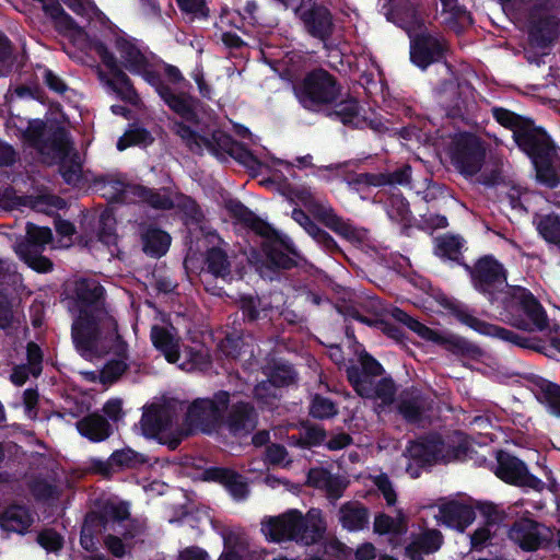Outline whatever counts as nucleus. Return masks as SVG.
<instances>
[{"instance_id": "nucleus-1", "label": "nucleus", "mask_w": 560, "mask_h": 560, "mask_svg": "<svg viewBox=\"0 0 560 560\" xmlns=\"http://www.w3.org/2000/svg\"><path fill=\"white\" fill-rule=\"evenodd\" d=\"M164 104L182 120L174 122V132L186 148L194 154L202 155L206 148L215 158L230 155L248 171L258 173L265 164L244 143L236 141L231 135L214 130L209 137L201 136L188 124L199 125V100L188 92H175L172 88L161 98Z\"/></svg>"}, {"instance_id": "nucleus-2", "label": "nucleus", "mask_w": 560, "mask_h": 560, "mask_svg": "<svg viewBox=\"0 0 560 560\" xmlns=\"http://www.w3.org/2000/svg\"><path fill=\"white\" fill-rule=\"evenodd\" d=\"M105 288L94 279L81 278L74 282L69 298V311L73 315L71 337L73 345L90 349L91 337L108 334L118 327L117 320L105 307Z\"/></svg>"}, {"instance_id": "nucleus-3", "label": "nucleus", "mask_w": 560, "mask_h": 560, "mask_svg": "<svg viewBox=\"0 0 560 560\" xmlns=\"http://www.w3.org/2000/svg\"><path fill=\"white\" fill-rule=\"evenodd\" d=\"M224 208L235 224L254 232L264 238L261 252L265 256V264L271 270H290L296 266V261L288 253L296 255L292 243L283 237L269 222L258 217L240 199L230 198L225 200Z\"/></svg>"}, {"instance_id": "nucleus-4", "label": "nucleus", "mask_w": 560, "mask_h": 560, "mask_svg": "<svg viewBox=\"0 0 560 560\" xmlns=\"http://www.w3.org/2000/svg\"><path fill=\"white\" fill-rule=\"evenodd\" d=\"M501 319L524 331H542L548 327L547 313L538 299L526 288L514 285L502 299Z\"/></svg>"}, {"instance_id": "nucleus-5", "label": "nucleus", "mask_w": 560, "mask_h": 560, "mask_svg": "<svg viewBox=\"0 0 560 560\" xmlns=\"http://www.w3.org/2000/svg\"><path fill=\"white\" fill-rule=\"evenodd\" d=\"M90 349H84L80 343H74L79 354L91 360L113 354L115 358L108 360L100 372V381L104 385L116 383L122 374L129 370V347L124 337L119 334L118 327L108 334L102 332L91 337Z\"/></svg>"}, {"instance_id": "nucleus-6", "label": "nucleus", "mask_w": 560, "mask_h": 560, "mask_svg": "<svg viewBox=\"0 0 560 560\" xmlns=\"http://www.w3.org/2000/svg\"><path fill=\"white\" fill-rule=\"evenodd\" d=\"M325 529V525L308 521L296 509L262 522V532L272 542L294 541L301 546H312L323 538Z\"/></svg>"}, {"instance_id": "nucleus-7", "label": "nucleus", "mask_w": 560, "mask_h": 560, "mask_svg": "<svg viewBox=\"0 0 560 560\" xmlns=\"http://www.w3.org/2000/svg\"><path fill=\"white\" fill-rule=\"evenodd\" d=\"M293 92L303 108L314 112L323 106L332 105L341 94V85L334 74L319 67L306 72L296 81L293 84Z\"/></svg>"}, {"instance_id": "nucleus-8", "label": "nucleus", "mask_w": 560, "mask_h": 560, "mask_svg": "<svg viewBox=\"0 0 560 560\" xmlns=\"http://www.w3.org/2000/svg\"><path fill=\"white\" fill-rule=\"evenodd\" d=\"M520 150L529 158L539 184L551 189L559 186L560 148L545 128Z\"/></svg>"}, {"instance_id": "nucleus-9", "label": "nucleus", "mask_w": 560, "mask_h": 560, "mask_svg": "<svg viewBox=\"0 0 560 560\" xmlns=\"http://www.w3.org/2000/svg\"><path fill=\"white\" fill-rule=\"evenodd\" d=\"M231 394L218 390L211 397L196 398L188 407L186 424L191 430L212 434L222 428L223 415L230 406Z\"/></svg>"}, {"instance_id": "nucleus-10", "label": "nucleus", "mask_w": 560, "mask_h": 560, "mask_svg": "<svg viewBox=\"0 0 560 560\" xmlns=\"http://www.w3.org/2000/svg\"><path fill=\"white\" fill-rule=\"evenodd\" d=\"M469 275L472 288L482 294L491 304L498 300L508 285V270L493 255L479 257L472 266L463 264Z\"/></svg>"}, {"instance_id": "nucleus-11", "label": "nucleus", "mask_w": 560, "mask_h": 560, "mask_svg": "<svg viewBox=\"0 0 560 560\" xmlns=\"http://www.w3.org/2000/svg\"><path fill=\"white\" fill-rule=\"evenodd\" d=\"M452 165L465 177L478 174L486 161L487 148L485 141L472 132H460L450 145Z\"/></svg>"}, {"instance_id": "nucleus-12", "label": "nucleus", "mask_w": 560, "mask_h": 560, "mask_svg": "<svg viewBox=\"0 0 560 560\" xmlns=\"http://www.w3.org/2000/svg\"><path fill=\"white\" fill-rule=\"evenodd\" d=\"M408 37L410 61L417 68L427 70L446 59L448 44L440 32H432L424 24L415 33L408 34Z\"/></svg>"}, {"instance_id": "nucleus-13", "label": "nucleus", "mask_w": 560, "mask_h": 560, "mask_svg": "<svg viewBox=\"0 0 560 560\" xmlns=\"http://www.w3.org/2000/svg\"><path fill=\"white\" fill-rule=\"evenodd\" d=\"M445 442L439 433H429L409 443L406 453L409 462L406 472L413 479L419 478L423 469L445 462Z\"/></svg>"}, {"instance_id": "nucleus-14", "label": "nucleus", "mask_w": 560, "mask_h": 560, "mask_svg": "<svg viewBox=\"0 0 560 560\" xmlns=\"http://www.w3.org/2000/svg\"><path fill=\"white\" fill-rule=\"evenodd\" d=\"M295 18L303 31L312 38L326 44L335 33V18L331 10L317 0H308L295 10Z\"/></svg>"}, {"instance_id": "nucleus-15", "label": "nucleus", "mask_w": 560, "mask_h": 560, "mask_svg": "<svg viewBox=\"0 0 560 560\" xmlns=\"http://www.w3.org/2000/svg\"><path fill=\"white\" fill-rule=\"evenodd\" d=\"M47 124L39 118L30 119L25 129H21L22 139L39 151L50 149L58 156H67L71 149L69 132L65 127L57 126L45 138Z\"/></svg>"}, {"instance_id": "nucleus-16", "label": "nucleus", "mask_w": 560, "mask_h": 560, "mask_svg": "<svg viewBox=\"0 0 560 560\" xmlns=\"http://www.w3.org/2000/svg\"><path fill=\"white\" fill-rule=\"evenodd\" d=\"M509 538L523 551L530 552L547 548L553 540V533L544 523L524 516L513 522Z\"/></svg>"}, {"instance_id": "nucleus-17", "label": "nucleus", "mask_w": 560, "mask_h": 560, "mask_svg": "<svg viewBox=\"0 0 560 560\" xmlns=\"http://www.w3.org/2000/svg\"><path fill=\"white\" fill-rule=\"evenodd\" d=\"M494 474L505 483L529 488L537 492H541L546 486L541 479L529 472L522 459L505 451H499L497 454Z\"/></svg>"}, {"instance_id": "nucleus-18", "label": "nucleus", "mask_w": 560, "mask_h": 560, "mask_svg": "<svg viewBox=\"0 0 560 560\" xmlns=\"http://www.w3.org/2000/svg\"><path fill=\"white\" fill-rule=\"evenodd\" d=\"M446 308L450 315L462 325L469 327L480 335L493 337L517 347L522 334L476 317L472 311L464 303L457 301L450 302Z\"/></svg>"}, {"instance_id": "nucleus-19", "label": "nucleus", "mask_w": 560, "mask_h": 560, "mask_svg": "<svg viewBox=\"0 0 560 560\" xmlns=\"http://www.w3.org/2000/svg\"><path fill=\"white\" fill-rule=\"evenodd\" d=\"M446 308L450 315L462 325L469 327L480 335L493 337L517 347L522 334L476 317L472 311L464 303L457 301L450 302Z\"/></svg>"}, {"instance_id": "nucleus-20", "label": "nucleus", "mask_w": 560, "mask_h": 560, "mask_svg": "<svg viewBox=\"0 0 560 560\" xmlns=\"http://www.w3.org/2000/svg\"><path fill=\"white\" fill-rule=\"evenodd\" d=\"M493 119L502 127L513 132V140L518 149H522L542 127L536 126L532 118L516 114L505 107L491 108Z\"/></svg>"}, {"instance_id": "nucleus-21", "label": "nucleus", "mask_w": 560, "mask_h": 560, "mask_svg": "<svg viewBox=\"0 0 560 560\" xmlns=\"http://www.w3.org/2000/svg\"><path fill=\"white\" fill-rule=\"evenodd\" d=\"M383 8L387 21L404 30L407 35L425 24L419 0H386Z\"/></svg>"}, {"instance_id": "nucleus-22", "label": "nucleus", "mask_w": 560, "mask_h": 560, "mask_svg": "<svg viewBox=\"0 0 560 560\" xmlns=\"http://www.w3.org/2000/svg\"><path fill=\"white\" fill-rule=\"evenodd\" d=\"M560 36V18L544 13H532L528 22V45L547 50Z\"/></svg>"}, {"instance_id": "nucleus-23", "label": "nucleus", "mask_w": 560, "mask_h": 560, "mask_svg": "<svg viewBox=\"0 0 560 560\" xmlns=\"http://www.w3.org/2000/svg\"><path fill=\"white\" fill-rule=\"evenodd\" d=\"M258 423V413L250 401L237 400L230 402L226 412L223 415L222 428L224 427L232 435H247L254 431Z\"/></svg>"}, {"instance_id": "nucleus-24", "label": "nucleus", "mask_w": 560, "mask_h": 560, "mask_svg": "<svg viewBox=\"0 0 560 560\" xmlns=\"http://www.w3.org/2000/svg\"><path fill=\"white\" fill-rule=\"evenodd\" d=\"M237 310L242 314L244 325L250 329L269 326L271 305L257 294H241L236 300Z\"/></svg>"}, {"instance_id": "nucleus-25", "label": "nucleus", "mask_w": 560, "mask_h": 560, "mask_svg": "<svg viewBox=\"0 0 560 560\" xmlns=\"http://www.w3.org/2000/svg\"><path fill=\"white\" fill-rule=\"evenodd\" d=\"M203 479L222 485L235 501H244L249 495V487L243 475L226 467H209Z\"/></svg>"}, {"instance_id": "nucleus-26", "label": "nucleus", "mask_w": 560, "mask_h": 560, "mask_svg": "<svg viewBox=\"0 0 560 560\" xmlns=\"http://www.w3.org/2000/svg\"><path fill=\"white\" fill-rule=\"evenodd\" d=\"M412 168L409 164H404L393 172L382 173H358L350 180V185L365 187H384V186H406L411 182Z\"/></svg>"}, {"instance_id": "nucleus-27", "label": "nucleus", "mask_w": 560, "mask_h": 560, "mask_svg": "<svg viewBox=\"0 0 560 560\" xmlns=\"http://www.w3.org/2000/svg\"><path fill=\"white\" fill-rule=\"evenodd\" d=\"M139 237L142 252L155 259L165 256L172 243L171 235L155 223H140Z\"/></svg>"}, {"instance_id": "nucleus-28", "label": "nucleus", "mask_w": 560, "mask_h": 560, "mask_svg": "<svg viewBox=\"0 0 560 560\" xmlns=\"http://www.w3.org/2000/svg\"><path fill=\"white\" fill-rule=\"evenodd\" d=\"M475 518V508L470 504L450 500L439 506V521L441 524L460 533L465 532Z\"/></svg>"}, {"instance_id": "nucleus-29", "label": "nucleus", "mask_w": 560, "mask_h": 560, "mask_svg": "<svg viewBox=\"0 0 560 560\" xmlns=\"http://www.w3.org/2000/svg\"><path fill=\"white\" fill-rule=\"evenodd\" d=\"M360 364L350 365L346 370L347 380L355 393L385 372L383 365L368 352L360 357Z\"/></svg>"}, {"instance_id": "nucleus-30", "label": "nucleus", "mask_w": 560, "mask_h": 560, "mask_svg": "<svg viewBox=\"0 0 560 560\" xmlns=\"http://www.w3.org/2000/svg\"><path fill=\"white\" fill-rule=\"evenodd\" d=\"M33 523V514L24 504H10L0 513V527L5 532L25 535Z\"/></svg>"}, {"instance_id": "nucleus-31", "label": "nucleus", "mask_w": 560, "mask_h": 560, "mask_svg": "<svg viewBox=\"0 0 560 560\" xmlns=\"http://www.w3.org/2000/svg\"><path fill=\"white\" fill-rule=\"evenodd\" d=\"M75 425L83 438L94 443L103 442L113 434V425L108 419L97 412L84 416Z\"/></svg>"}, {"instance_id": "nucleus-32", "label": "nucleus", "mask_w": 560, "mask_h": 560, "mask_svg": "<svg viewBox=\"0 0 560 560\" xmlns=\"http://www.w3.org/2000/svg\"><path fill=\"white\" fill-rule=\"evenodd\" d=\"M154 348L160 351L168 363H178L182 359L180 340L166 327L154 325L150 332Z\"/></svg>"}, {"instance_id": "nucleus-33", "label": "nucleus", "mask_w": 560, "mask_h": 560, "mask_svg": "<svg viewBox=\"0 0 560 560\" xmlns=\"http://www.w3.org/2000/svg\"><path fill=\"white\" fill-rule=\"evenodd\" d=\"M431 342L458 357L476 358L481 353V349L468 339L451 332H441L436 329Z\"/></svg>"}, {"instance_id": "nucleus-34", "label": "nucleus", "mask_w": 560, "mask_h": 560, "mask_svg": "<svg viewBox=\"0 0 560 560\" xmlns=\"http://www.w3.org/2000/svg\"><path fill=\"white\" fill-rule=\"evenodd\" d=\"M530 382L538 401L546 406L550 415L560 418V385L539 375H534Z\"/></svg>"}, {"instance_id": "nucleus-35", "label": "nucleus", "mask_w": 560, "mask_h": 560, "mask_svg": "<svg viewBox=\"0 0 560 560\" xmlns=\"http://www.w3.org/2000/svg\"><path fill=\"white\" fill-rule=\"evenodd\" d=\"M332 105L334 107L326 114L327 117L351 128H359L363 124L360 116L361 106L357 98L348 96L339 102L337 100Z\"/></svg>"}, {"instance_id": "nucleus-36", "label": "nucleus", "mask_w": 560, "mask_h": 560, "mask_svg": "<svg viewBox=\"0 0 560 560\" xmlns=\"http://www.w3.org/2000/svg\"><path fill=\"white\" fill-rule=\"evenodd\" d=\"M170 422V411L161 405H151L143 411L140 420L143 435L147 438L158 436L167 429Z\"/></svg>"}, {"instance_id": "nucleus-37", "label": "nucleus", "mask_w": 560, "mask_h": 560, "mask_svg": "<svg viewBox=\"0 0 560 560\" xmlns=\"http://www.w3.org/2000/svg\"><path fill=\"white\" fill-rule=\"evenodd\" d=\"M369 509L360 502H346L339 509V522L349 532H359L369 524Z\"/></svg>"}, {"instance_id": "nucleus-38", "label": "nucleus", "mask_w": 560, "mask_h": 560, "mask_svg": "<svg viewBox=\"0 0 560 560\" xmlns=\"http://www.w3.org/2000/svg\"><path fill=\"white\" fill-rule=\"evenodd\" d=\"M205 266L208 273L214 278H220L224 281H231L232 277V262L225 249L217 246H211L206 250Z\"/></svg>"}, {"instance_id": "nucleus-39", "label": "nucleus", "mask_w": 560, "mask_h": 560, "mask_svg": "<svg viewBox=\"0 0 560 560\" xmlns=\"http://www.w3.org/2000/svg\"><path fill=\"white\" fill-rule=\"evenodd\" d=\"M116 49L124 59V67L132 74L141 72L149 67V60L137 45L128 38L117 37Z\"/></svg>"}, {"instance_id": "nucleus-40", "label": "nucleus", "mask_w": 560, "mask_h": 560, "mask_svg": "<svg viewBox=\"0 0 560 560\" xmlns=\"http://www.w3.org/2000/svg\"><path fill=\"white\" fill-rule=\"evenodd\" d=\"M52 241V232L48 226H38L28 222L26 234L14 244V250H44L45 246Z\"/></svg>"}, {"instance_id": "nucleus-41", "label": "nucleus", "mask_w": 560, "mask_h": 560, "mask_svg": "<svg viewBox=\"0 0 560 560\" xmlns=\"http://www.w3.org/2000/svg\"><path fill=\"white\" fill-rule=\"evenodd\" d=\"M129 192L153 209L172 210L175 208L174 200L170 196L161 194L155 188L132 184L129 186Z\"/></svg>"}, {"instance_id": "nucleus-42", "label": "nucleus", "mask_w": 560, "mask_h": 560, "mask_svg": "<svg viewBox=\"0 0 560 560\" xmlns=\"http://www.w3.org/2000/svg\"><path fill=\"white\" fill-rule=\"evenodd\" d=\"M464 240L460 236L445 234L436 238L434 254L441 259H448L463 267L466 264L462 254Z\"/></svg>"}, {"instance_id": "nucleus-43", "label": "nucleus", "mask_w": 560, "mask_h": 560, "mask_svg": "<svg viewBox=\"0 0 560 560\" xmlns=\"http://www.w3.org/2000/svg\"><path fill=\"white\" fill-rule=\"evenodd\" d=\"M396 384L392 377H382L378 382H371L363 388L358 389L357 394L363 398H377L383 404L389 405L394 401L396 395Z\"/></svg>"}, {"instance_id": "nucleus-44", "label": "nucleus", "mask_w": 560, "mask_h": 560, "mask_svg": "<svg viewBox=\"0 0 560 560\" xmlns=\"http://www.w3.org/2000/svg\"><path fill=\"white\" fill-rule=\"evenodd\" d=\"M114 470L139 469L149 463V457L131 447L116 450L110 454Z\"/></svg>"}, {"instance_id": "nucleus-45", "label": "nucleus", "mask_w": 560, "mask_h": 560, "mask_svg": "<svg viewBox=\"0 0 560 560\" xmlns=\"http://www.w3.org/2000/svg\"><path fill=\"white\" fill-rule=\"evenodd\" d=\"M302 431L296 439V445L301 448L311 450L324 444L327 438V431L323 425L311 423L308 421L302 423Z\"/></svg>"}, {"instance_id": "nucleus-46", "label": "nucleus", "mask_w": 560, "mask_h": 560, "mask_svg": "<svg viewBox=\"0 0 560 560\" xmlns=\"http://www.w3.org/2000/svg\"><path fill=\"white\" fill-rule=\"evenodd\" d=\"M539 235L549 244L560 247V215L548 213L540 215L537 222Z\"/></svg>"}, {"instance_id": "nucleus-47", "label": "nucleus", "mask_w": 560, "mask_h": 560, "mask_svg": "<svg viewBox=\"0 0 560 560\" xmlns=\"http://www.w3.org/2000/svg\"><path fill=\"white\" fill-rule=\"evenodd\" d=\"M22 276L8 259L0 257V292H18L22 288Z\"/></svg>"}, {"instance_id": "nucleus-48", "label": "nucleus", "mask_w": 560, "mask_h": 560, "mask_svg": "<svg viewBox=\"0 0 560 560\" xmlns=\"http://www.w3.org/2000/svg\"><path fill=\"white\" fill-rule=\"evenodd\" d=\"M106 83L121 101L130 104L137 103L139 95L132 84V81L124 70L121 77H118L117 73H115Z\"/></svg>"}, {"instance_id": "nucleus-49", "label": "nucleus", "mask_w": 560, "mask_h": 560, "mask_svg": "<svg viewBox=\"0 0 560 560\" xmlns=\"http://www.w3.org/2000/svg\"><path fill=\"white\" fill-rule=\"evenodd\" d=\"M308 413L317 420L332 419L338 415V406L332 399L315 394L311 399Z\"/></svg>"}, {"instance_id": "nucleus-50", "label": "nucleus", "mask_w": 560, "mask_h": 560, "mask_svg": "<svg viewBox=\"0 0 560 560\" xmlns=\"http://www.w3.org/2000/svg\"><path fill=\"white\" fill-rule=\"evenodd\" d=\"M43 11L55 22L57 28L65 31H75L79 28L75 20L65 11L58 0L49 1L48 4L43 7Z\"/></svg>"}, {"instance_id": "nucleus-51", "label": "nucleus", "mask_w": 560, "mask_h": 560, "mask_svg": "<svg viewBox=\"0 0 560 560\" xmlns=\"http://www.w3.org/2000/svg\"><path fill=\"white\" fill-rule=\"evenodd\" d=\"M182 352L184 360L178 362L182 370H206L210 365L209 354L202 349H195L192 347H185Z\"/></svg>"}, {"instance_id": "nucleus-52", "label": "nucleus", "mask_w": 560, "mask_h": 560, "mask_svg": "<svg viewBox=\"0 0 560 560\" xmlns=\"http://www.w3.org/2000/svg\"><path fill=\"white\" fill-rule=\"evenodd\" d=\"M392 316L395 320L404 324L406 327H408L411 331L416 332L423 340L431 341L435 329L430 328L429 326L413 318L407 312L398 307H395L392 311Z\"/></svg>"}, {"instance_id": "nucleus-53", "label": "nucleus", "mask_w": 560, "mask_h": 560, "mask_svg": "<svg viewBox=\"0 0 560 560\" xmlns=\"http://www.w3.org/2000/svg\"><path fill=\"white\" fill-rule=\"evenodd\" d=\"M183 213L187 223L199 224L203 221L205 214L198 202L190 196L180 194L175 206Z\"/></svg>"}, {"instance_id": "nucleus-54", "label": "nucleus", "mask_w": 560, "mask_h": 560, "mask_svg": "<svg viewBox=\"0 0 560 560\" xmlns=\"http://www.w3.org/2000/svg\"><path fill=\"white\" fill-rule=\"evenodd\" d=\"M14 252L23 262L38 273H47L54 268L52 261L43 255L44 250Z\"/></svg>"}, {"instance_id": "nucleus-55", "label": "nucleus", "mask_w": 560, "mask_h": 560, "mask_svg": "<svg viewBox=\"0 0 560 560\" xmlns=\"http://www.w3.org/2000/svg\"><path fill=\"white\" fill-rule=\"evenodd\" d=\"M13 44L10 38L0 31V77L9 75L15 62Z\"/></svg>"}, {"instance_id": "nucleus-56", "label": "nucleus", "mask_w": 560, "mask_h": 560, "mask_svg": "<svg viewBox=\"0 0 560 560\" xmlns=\"http://www.w3.org/2000/svg\"><path fill=\"white\" fill-rule=\"evenodd\" d=\"M446 12L450 13L448 24L455 32H462L474 24V18L465 5L457 3Z\"/></svg>"}, {"instance_id": "nucleus-57", "label": "nucleus", "mask_w": 560, "mask_h": 560, "mask_svg": "<svg viewBox=\"0 0 560 560\" xmlns=\"http://www.w3.org/2000/svg\"><path fill=\"white\" fill-rule=\"evenodd\" d=\"M152 141L151 133L145 128L126 131L117 141V149L124 151L131 145L147 144Z\"/></svg>"}, {"instance_id": "nucleus-58", "label": "nucleus", "mask_w": 560, "mask_h": 560, "mask_svg": "<svg viewBox=\"0 0 560 560\" xmlns=\"http://www.w3.org/2000/svg\"><path fill=\"white\" fill-rule=\"evenodd\" d=\"M92 48L100 57L102 63L108 69L112 75H114L115 73H117L118 77L122 75V69L118 65L116 56L108 49L107 45L104 42H93Z\"/></svg>"}, {"instance_id": "nucleus-59", "label": "nucleus", "mask_w": 560, "mask_h": 560, "mask_svg": "<svg viewBox=\"0 0 560 560\" xmlns=\"http://www.w3.org/2000/svg\"><path fill=\"white\" fill-rule=\"evenodd\" d=\"M92 48L100 57L102 63L108 69L112 75H114L115 73H117L118 77L122 75V69L118 65L116 56L108 49L107 45L104 42H93Z\"/></svg>"}, {"instance_id": "nucleus-60", "label": "nucleus", "mask_w": 560, "mask_h": 560, "mask_svg": "<svg viewBox=\"0 0 560 560\" xmlns=\"http://www.w3.org/2000/svg\"><path fill=\"white\" fill-rule=\"evenodd\" d=\"M339 236L347 241L358 242L361 240V235L358 229H355L349 221L343 220L338 214L332 219L331 222L326 226Z\"/></svg>"}, {"instance_id": "nucleus-61", "label": "nucleus", "mask_w": 560, "mask_h": 560, "mask_svg": "<svg viewBox=\"0 0 560 560\" xmlns=\"http://www.w3.org/2000/svg\"><path fill=\"white\" fill-rule=\"evenodd\" d=\"M59 173L68 185H78L82 179V166L74 160H66V156H60Z\"/></svg>"}, {"instance_id": "nucleus-62", "label": "nucleus", "mask_w": 560, "mask_h": 560, "mask_svg": "<svg viewBox=\"0 0 560 560\" xmlns=\"http://www.w3.org/2000/svg\"><path fill=\"white\" fill-rule=\"evenodd\" d=\"M37 544L48 552H58L63 547V537L54 528H46L38 533Z\"/></svg>"}, {"instance_id": "nucleus-63", "label": "nucleus", "mask_w": 560, "mask_h": 560, "mask_svg": "<svg viewBox=\"0 0 560 560\" xmlns=\"http://www.w3.org/2000/svg\"><path fill=\"white\" fill-rule=\"evenodd\" d=\"M425 555L436 552L443 544V535L438 529H427L416 538Z\"/></svg>"}, {"instance_id": "nucleus-64", "label": "nucleus", "mask_w": 560, "mask_h": 560, "mask_svg": "<svg viewBox=\"0 0 560 560\" xmlns=\"http://www.w3.org/2000/svg\"><path fill=\"white\" fill-rule=\"evenodd\" d=\"M295 378L294 370L285 364L276 365L269 376L268 383L275 387H283L292 384Z\"/></svg>"}]
</instances>
